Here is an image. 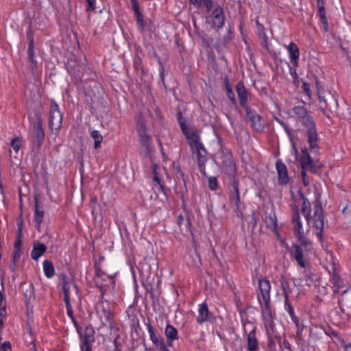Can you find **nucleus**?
<instances>
[{
    "mask_svg": "<svg viewBox=\"0 0 351 351\" xmlns=\"http://www.w3.org/2000/svg\"><path fill=\"white\" fill-rule=\"evenodd\" d=\"M247 117L252 123V127L254 130L261 131L263 128V123L261 121V117L254 110H251L249 107L245 108Z\"/></svg>",
    "mask_w": 351,
    "mask_h": 351,
    "instance_id": "obj_17",
    "label": "nucleus"
},
{
    "mask_svg": "<svg viewBox=\"0 0 351 351\" xmlns=\"http://www.w3.org/2000/svg\"><path fill=\"white\" fill-rule=\"evenodd\" d=\"M71 287H73L77 291L76 285L73 282L69 281L66 277H64L62 282V289L64 293V303L71 302L70 291Z\"/></svg>",
    "mask_w": 351,
    "mask_h": 351,
    "instance_id": "obj_23",
    "label": "nucleus"
},
{
    "mask_svg": "<svg viewBox=\"0 0 351 351\" xmlns=\"http://www.w3.org/2000/svg\"><path fill=\"white\" fill-rule=\"evenodd\" d=\"M250 223H251L252 226L253 228H254L256 226V223H257V220H256V218L255 217V212L253 211L252 213V220L249 222Z\"/></svg>",
    "mask_w": 351,
    "mask_h": 351,
    "instance_id": "obj_63",
    "label": "nucleus"
},
{
    "mask_svg": "<svg viewBox=\"0 0 351 351\" xmlns=\"http://www.w3.org/2000/svg\"><path fill=\"white\" fill-rule=\"evenodd\" d=\"M291 110L292 112L298 117V121H300L310 114L304 106L300 105L294 106Z\"/></svg>",
    "mask_w": 351,
    "mask_h": 351,
    "instance_id": "obj_31",
    "label": "nucleus"
},
{
    "mask_svg": "<svg viewBox=\"0 0 351 351\" xmlns=\"http://www.w3.org/2000/svg\"><path fill=\"white\" fill-rule=\"evenodd\" d=\"M293 223L294 232L297 234L298 239L302 243L306 244V235L310 230V222H306V224L304 226L298 213L293 218Z\"/></svg>",
    "mask_w": 351,
    "mask_h": 351,
    "instance_id": "obj_8",
    "label": "nucleus"
},
{
    "mask_svg": "<svg viewBox=\"0 0 351 351\" xmlns=\"http://www.w3.org/2000/svg\"><path fill=\"white\" fill-rule=\"evenodd\" d=\"M324 267L330 275V282L332 284V289L335 294L337 293L339 290L345 287L343 279L340 277L338 269L336 265H325Z\"/></svg>",
    "mask_w": 351,
    "mask_h": 351,
    "instance_id": "obj_7",
    "label": "nucleus"
},
{
    "mask_svg": "<svg viewBox=\"0 0 351 351\" xmlns=\"http://www.w3.org/2000/svg\"><path fill=\"white\" fill-rule=\"evenodd\" d=\"M131 271L135 277V269L138 270L142 282L148 281L152 277L151 265H130Z\"/></svg>",
    "mask_w": 351,
    "mask_h": 351,
    "instance_id": "obj_14",
    "label": "nucleus"
},
{
    "mask_svg": "<svg viewBox=\"0 0 351 351\" xmlns=\"http://www.w3.org/2000/svg\"><path fill=\"white\" fill-rule=\"evenodd\" d=\"M226 159L223 162V167H226V173L232 175L236 171V168L234 162L231 160L230 155L226 156Z\"/></svg>",
    "mask_w": 351,
    "mask_h": 351,
    "instance_id": "obj_36",
    "label": "nucleus"
},
{
    "mask_svg": "<svg viewBox=\"0 0 351 351\" xmlns=\"http://www.w3.org/2000/svg\"><path fill=\"white\" fill-rule=\"evenodd\" d=\"M158 169H159V167L158 165L153 164L152 165V173L153 174V176H160V174L158 171Z\"/></svg>",
    "mask_w": 351,
    "mask_h": 351,
    "instance_id": "obj_60",
    "label": "nucleus"
},
{
    "mask_svg": "<svg viewBox=\"0 0 351 351\" xmlns=\"http://www.w3.org/2000/svg\"><path fill=\"white\" fill-rule=\"evenodd\" d=\"M288 51L289 58L292 64L298 66L300 60V50L297 45L291 42L288 45H285Z\"/></svg>",
    "mask_w": 351,
    "mask_h": 351,
    "instance_id": "obj_19",
    "label": "nucleus"
},
{
    "mask_svg": "<svg viewBox=\"0 0 351 351\" xmlns=\"http://www.w3.org/2000/svg\"><path fill=\"white\" fill-rule=\"evenodd\" d=\"M301 213L304 215L306 222L309 223L311 218V206L307 199H304L301 208Z\"/></svg>",
    "mask_w": 351,
    "mask_h": 351,
    "instance_id": "obj_30",
    "label": "nucleus"
},
{
    "mask_svg": "<svg viewBox=\"0 0 351 351\" xmlns=\"http://www.w3.org/2000/svg\"><path fill=\"white\" fill-rule=\"evenodd\" d=\"M62 114L60 111L58 104L51 100L49 111V127L53 130H58L62 123Z\"/></svg>",
    "mask_w": 351,
    "mask_h": 351,
    "instance_id": "obj_9",
    "label": "nucleus"
},
{
    "mask_svg": "<svg viewBox=\"0 0 351 351\" xmlns=\"http://www.w3.org/2000/svg\"><path fill=\"white\" fill-rule=\"evenodd\" d=\"M141 144L146 149L147 152L151 151L150 136L147 133H143L138 136Z\"/></svg>",
    "mask_w": 351,
    "mask_h": 351,
    "instance_id": "obj_37",
    "label": "nucleus"
},
{
    "mask_svg": "<svg viewBox=\"0 0 351 351\" xmlns=\"http://www.w3.org/2000/svg\"><path fill=\"white\" fill-rule=\"evenodd\" d=\"M192 152L196 156L197 163H206L207 162V151L204 144L195 147Z\"/></svg>",
    "mask_w": 351,
    "mask_h": 351,
    "instance_id": "obj_28",
    "label": "nucleus"
},
{
    "mask_svg": "<svg viewBox=\"0 0 351 351\" xmlns=\"http://www.w3.org/2000/svg\"><path fill=\"white\" fill-rule=\"evenodd\" d=\"M101 265H94V271H95V281L97 284L99 283V279L106 280L108 278L109 280H112L117 275V271H114L112 273H108L107 271L103 270L101 268Z\"/></svg>",
    "mask_w": 351,
    "mask_h": 351,
    "instance_id": "obj_22",
    "label": "nucleus"
},
{
    "mask_svg": "<svg viewBox=\"0 0 351 351\" xmlns=\"http://www.w3.org/2000/svg\"><path fill=\"white\" fill-rule=\"evenodd\" d=\"M165 335L167 339H178L179 337L178 330L170 324L167 325L165 330Z\"/></svg>",
    "mask_w": 351,
    "mask_h": 351,
    "instance_id": "obj_35",
    "label": "nucleus"
},
{
    "mask_svg": "<svg viewBox=\"0 0 351 351\" xmlns=\"http://www.w3.org/2000/svg\"><path fill=\"white\" fill-rule=\"evenodd\" d=\"M263 220L267 227L273 231L276 236L277 239L280 242L282 246H285V241L280 237L277 230V218L274 212L265 213Z\"/></svg>",
    "mask_w": 351,
    "mask_h": 351,
    "instance_id": "obj_12",
    "label": "nucleus"
},
{
    "mask_svg": "<svg viewBox=\"0 0 351 351\" xmlns=\"http://www.w3.org/2000/svg\"><path fill=\"white\" fill-rule=\"evenodd\" d=\"M204 4L205 7L207 8L208 11L209 12L210 10L211 6H212V1L211 0H203Z\"/></svg>",
    "mask_w": 351,
    "mask_h": 351,
    "instance_id": "obj_64",
    "label": "nucleus"
},
{
    "mask_svg": "<svg viewBox=\"0 0 351 351\" xmlns=\"http://www.w3.org/2000/svg\"><path fill=\"white\" fill-rule=\"evenodd\" d=\"M307 171L315 172V170H314V169H302V177L303 182H304V184L305 185H307V182L306 181V172Z\"/></svg>",
    "mask_w": 351,
    "mask_h": 351,
    "instance_id": "obj_59",
    "label": "nucleus"
},
{
    "mask_svg": "<svg viewBox=\"0 0 351 351\" xmlns=\"http://www.w3.org/2000/svg\"><path fill=\"white\" fill-rule=\"evenodd\" d=\"M300 163L302 169L315 170V164L306 147L302 149V155L300 158Z\"/></svg>",
    "mask_w": 351,
    "mask_h": 351,
    "instance_id": "obj_21",
    "label": "nucleus"
},
{
    "mask_svg": "<svg viewBox=\"0 0 351 351\" xmlns=\"http://www.w3.org/2000/svg\"><path fill=\"white\" fill-rule=\"evenodd\" d=\"M137 132L138 136L143 134V133H147L145 125L143 123L138 124Z\"/></svg>",
    "mask_w": 351,
    "mask_h": 351,
    "instance_id": "obj_56",
    "label": "nucleus"
},
{
    "mask_svg": "<svg viewBox=\"0 0 351 351\" xmlns=\"http://www.w3.org/2000/svg\"><path fill=\"white\" fill-rule=\"evenodd\" d=\"M317 4L319 7V17L325 16H326V11L325 8L324 6V3L322 2V0H317Z\"/></svg>",
    "mask_w": 351,
    "mask_h": 351,
    "instance_id": "obj_52",
    "label": "nucleus"
},
{
    "mask_svg": "<svg viewBox=\"0 0 351 351\" xmlns=\"http://www.w3.org/2000/svg\"><path fill=\"white\" fill-rule=\"evenodd\" d=\"M87 3H88V8H87V11H90V10H95V4H96V0H86Z\"/></svg>",
    "mask_w": 351,
    "mask_h": 351,
    "instance_id": "obj_57",
    "label": "nucleus"
},
{
    "mask_svg": "<svg viewBox=\"0 0 351 351\" xmlns=\"http://www.w3.org/2000/svg\"><path fill=\"white\" fill-rule=\"evenodd\" d=\"M23 143L24 140L23 138L18 136H13L10 141V145L16 154L19 153Z\"/></svg>",
    "mask_w": 351,
    "mask_h": 351,
    "instance_id": "obj_34",
    "label": "nucleus"
},
{
    "mask_svg": "<svg viewBox=\"0 0 351 351\" xmlns=\"http://www.w3.org/2000/svg\"><path fill=\"white\" fill-rule=\"evenodd\" d=\"M300 122L307 130L306 135L310 149L313 152H317L319 149L317 144L318 135L314 117L310 113Z\"/></svg>",
    "mask_w": 351,
    "mask_h": 351,
    "instance_id": "obj_2",
    "label": "nucleus"
},
{
    "mask_svg": "<svg viewBox=\"0 0 351 351\" xmlns=\"http://www.w3.org/2000/svg\"><path fill=\"white\" fill-rule=\"evenodd\" d=\"M287 65L289 68V71L290 75L293 77V79L295 80L298 78V74H297V68L298 66H295L293 64L291 65L289 62H286Z\"/></svg>",
    "mask_w": 351,
    "mask_h": 351,
    "instance_id": "obj_50",
    "label": "nucleus"
},
{
    "mask_svg": "<svg viewBox=\"0 0 351 351\" xmlns=\"http://www.w3.org/2000/svg\"><path fill=\"white\" fill-rule=\"evenodd\" d=\"M324 217L322 204L317 202L315 205V211L313 217V228L315 230V234L317 235L319 241L323 239V229L324 226Z\"/></svg>",
    "mask_w": 351,
    "mask_h": 351,
    "instance_id": "obj_4",
    "label": "nucleus"
},
{
    "mask_svg": "<svg viewBox=\"0 0 351 351\" xmlns=\"http://www.w3.org/2000/svg\"><path fill=\"white\" fill-rule=\"evenodd\" d=\"M145 325L149 333V339L158 351H170L166 346L164 338L160 334L156 332L152 324L147 322L145 323Z\"/></svg>",
    "mask_w": 351,
    "mask_h": 351,
    "instance_id": "obj_10",
    "label": "nucleus"
},
{
    "mask_svg": "<svg viewBox=\"0 0 351 351\" xmlns=\"http://www.w3.org/2000/svg\"><path fill=\"white\" fill-rule=\"evenodd\" d=\"M291 255L295 258L298 263H304L302 249L298 245H293L290 250Z\"/></svg>",
    "mask_w": 351,
    "mask_h": 351,
    "instance_id": "obj_33",
    "label": "nucleus"
},
{
    "mask_svg": "<svg viewBox=\"0 0 351 351\" xmlns=\"http://www.w3.org/2000/svg\"><path fill=\"white\" fill-rule=\"evenodd\" d=\"M47 247L44 243L39 241L33 243V248L31 252V256L33 260L37 261L40 257L46 252Z\"/></svg>",
    "mask_w": 351,
    "mask_h": 351,
    "instance_id": "obj_27",
    "label": "nucleus"
},
{
    "mask_svg": "<svg viewBox=\"0 0 351 351\" xmlns=\"http://www.w3.org/2000/svg\"><path fill=\"white\" fill-rule=\"evenodd\" d=\"M76 329L81 340L80 343V351H92V346L95 341V339L82 336V332L80 331L78 327Z\"/></svg>",
    "mask_w": 351,
    "mask_h": 351,
    "instance_id": "obj_24",
    "label": "nucleus"
},
{
    "mask_svg": "<svg viewBox=\"0 0 351 351\" xmlns=\"http://www.w3.org/2000/svg\"><path fill=\"white\" fill-rule=\"evenodd\" d=\"M95 332L93 327L91 325H88L86 326L84 332H82V336L95 339Z\"/></svg>",
    "mask_w": 351,
    "mask_h": 351,
    "instance_id": "obj_46",
    "label": "nucleus"
},
{
    "mask_svg": "<svg viewBox=\"0 0 351 351\" xmlns=\"http://www.w3.org/2000/svg\"><path fill=\"white\" fill-rule=\"evenodd\" d=\"M276 121L283 128L285 132L287 131V128H291L289 124L279 119H276Z\"/></svg>",
    "mask_w": 351,
    "mask_h": 351,
    "instance_id": "obj_61",
    "label": "nucleus"
},
{
    "mask_svg": "<svg viewBox=\"0 0 351 351\" xmlns=\"http://www.w3.org/2000/svg\"><path fill=\"white\" fill-rule=\"evenodd\" d=\"M302 88L306 95L308 96V98H311V89H310V85L306 82H302Z\"/></svg>",
    "mask_w": 351,
    "mask_h": 351,
    "instance_id": "obj_53",
    "label": "nucleus"
},
{
    "mask_svg": "<svg viewBox=\"0 0 351 351\" xmlns=\"http://www.w3.org/2000/svg\"><path fill=\"white\" fill-rule=\"evenodd\" d=\"M182 132L184 135L191 151H193L195 147L203 144L201 140V131L195 126H190Z\"/></svg>",
    "mask_w": 351,
    "mask_h": 351,
    "instance_id": "obj_6",
    "label": "nucleus"
},
{
    "mask_svg": "<svg viewBox=\"0 0 351 351\" xmlns=\"http://www.w3.org/2000/svg\"><path fill=\"white\" fill-rule=\"evenodd\" d=\"M259 293H257V300L260 306L261 318L268 336L274 332L276 313L271 304V285L267 279L258 278Z\"/></svg>",
    "mask_w": 351,
    "mask_h": 351,
    "instance_id": "obj_1",
    "label": "nucleus"
},
{
    "mask_svg": "<svg viewBox=\"0 0 351 351\" xmlns=\"http://www.w3.org/2000/svg\"><path fill=\"white\" fill-rule=\"evenodd\" d=\"M280 284L283 291L285 301L289 302V297L291 295L292 289L289 287L288 282L285 280H282Z\"/></svg>",
    "mask_w": 351,
    "mask_h": 351,
    "instance_id": "obj_38",
    "label": "nucleus"
},
{
    "mask_svg": "<svg viewBox=\"0 0 351 351\" xmlns=\"http://www.w3.org/2000/svg\"><path fill=\"white\" fill-rule=\"evenodd\" d=\"M236 91L238 95L239 104L241 107L246 108L247 106L248 93L243 82H239L236 85Z\"/></svg>",
    "mask_w": 351,
    "mask_h": 351,
    "instance_id": "obj_20",
    "label": "nucleus"
},
{
    "mask_svg": "<svg viewBox=\"0 0 351 351\" xmlns=\"http://www.w3.org/2000/svg\"><path fill=\"white\" fill-rule=\"evenodd\" d=\"M241 322L243 326V330L246 332V325L249 324L252 326V330L247 335V350L248 351H258V340L256 337V327L253 326V324L249 321L241 319Z\"/></svg>",
    "mask_w": 351,
    "mask_h": 351,
    "instance_id": "obj_13",
    "label": "nucleus"
},
{
    "mask_svg": "<svg viewBox=\"0 0 351 351\" xmlns=\"http://www.w3.org/2000/svg\"><path fill=\"white\" fill-rule=\"evenodd\" d=\"M6 315L5 307H1L0 308V326H3V317Z\"/></svg>",
    "mask_w": 351,
    "mask_h": 351,
    "instance_id": "obj_58",
    "label": "nucleus"
},
{
    "mask_svg": "<svg viewBox=\"0 0 351 351\" xmlns=\"http://www.w3.org/2000/svg\"><path fill=\"white\" fill-rule=\"evenodd\" d=\"M132 10L134 12V16H135L136 24L138 25V28L139 29V30L141 32H143L145 30V23L143 19V16L140 11V8H139V6H138V7L132 8Z\"/></svg>",
    "mask_w": 351,
    "mask_h": 351,
    "instance_id": "obj_32",
    "label": "nucleus"
},
{
    "mask_svg": "<svg viewBox=\"0 0 351 351\" xmlns=\"http://www.w3.org/2000/svg\"><path fill=\"white\" fill-rule=\"evenodd\" d=\"M216 320V316L209 310L208 305L206 301L198 304L197 316L196 317V322L197 324L199 325H202L205 322L214 324Z\"/></svg>",
    "mask_w": 351,
    "mask_h": 351,
    "instance_id": "obj_5",
    "label": "nucleus"
},
{
    "mask_svg": "<svg viewBox=\"0 0 351 351\" xmlns=\"http://www.w3.org/2000/svg\"><path fill=\"white\" fill-rule=\"evenodd\" d=\"M153 182L159 192H164L165 184L160 176H153Z\"/></svg>",
    "mask_w": 351,
    "mask_h": 351,
    "instance_id": "obj_41",
    "label": "nucleus"
},
{
    "mask_svg": "<svg viewBox=\"0 0 351 351\" xmlns=\"http://www.w3.org/2000/svg\"><path fill=\"white\" fill-rule=\"evenodd\" d=\"M284 310L289 314L291 319H296L298 317L295 314L294 309L289 302L284 301Z\"/></svg>",
    "mask_w": 351,
    "mask_h": 351,
    "instance_id": "obj_39",
    "label": "nucleus"
},
{
    "mask_svg": "<svg viewBox=\"0 0 351 351\" xmlns=\"http://www.w3.org/2000/svg\"><path fill=\"white\" fill-rule=\"evenodd\" d=\"M276 167L278 173V183L282 186H286L289 182L287 168L281 161L278 160L276 163Z\"/></svg>",
    "mask_w": 351,
    "mask_h": 351,
    "instance_id": "obj_16",
    "label": "nucleus"
},
{
    "mask_svg": "<svg viewBox=\"0 0 351 351\" xmlns=\"http://www.w3.org/2000/svg\"><path fill=\"white\" fill-rule=\"evenodd\" d=\"M91 137L94 141L103 140V136L98 130H93L91 132Z\"/></svg>",
    "mask_w": 351,
    "mask_h": 351,
    "instance_id": "obj_54",
    "label": "nucleus"
},
{
    "mask_svg": "<svg viewBox=\"0 0 351 351\" xmlns=\"http://www.w3.org/2000/svg\"><path fill=\"white\" fill-rule=\"evenodd\" d=\"M285 132L288 136L291 145L297 144L296 141L298 138V135L296 130H294L292 128H287V131Z\"/></svg>",
    "mask_w": 351,
    "mask_h": 351,
    "instance_id": "obj_40",
    "label": "nucleus"
},
{
    "mask_svg": "<svg viewBox=\"0 0 351 351\" xmlns=\"http://www.w3.org/2000/svg\"><path fill=\"white\" fill-rule=\"evenodd\" d=\"M44 210L38 208V202L35 204V210L34 215V219L36 226V228L39 230L41 227V224L43 221Z\"/></svg>",
    "mask_w": 351,
    "mask_h": 351,
    "instance_id": "obj_29",
    "label": "nucleus"
},
{
    "mask_svg": "<svg viewBox=\"0 0 351 351\" xmlns=\"http://www.w3.org/2000/svg\"><path fill=\"white\" fill-rule=\"evenodd\" d=\"M43 270L47 278H52L54 275L53 265H43Z\"/></svg>",
    "mask_w": 351,
    "mask_h": 351,
    "instance_id": "obj_44",
    "label": "nucleus"
},
{
    "mask_svg": "<svg viewBox=\"0 0 351 351\" xmlns=\"http://www.w3.org/2000/svg\"><path fill=\"white\" fill-rule=\"evenodd\" d=\"M45 132L42 128L41 123L38 121L33 125L32 143L37 148H40L43 144Z\"/></svg>",
    "mask_w": 351,
    "mask_h": 351,
    "instance_id": "obj_18",
    "label": "nucleus"
},
{
    "mask_svg": "<svg viewBox=\"0 0 351 351\" xmlns=\"http://www.w3.org/2000/svg\"><path fill=\"white\" fill-rule=\"evenodd\" d=\"M210 18L212 19V24L213 27L221 28L224 25L225 17L223 14V10L219 5H216L213 10Z\"/></svg>",
    "mask_w": 351,
    "mask_h": 351,
    "instance_id": "obj_15",
    "label": "nucleus"
},
{
    "mask_svg": "<svg viewBox=\"0 0 351 351\" xmlns=\"http://www.w3.org/2000/svg\"><path fill=\"white\" fill-rule=\"evenodd\" d=\"M96 313L103 326L112 324L110 305L106 302H101L96 307Z\"/></svg>",
    "mask_w": 351,
    "mask_h": 351,
    "instance_id": "obj_11",
    "label": "nucleus"
},
{
    "mask_svg": "<svg viewBox=\"0 0 351 351\" xmlns=\"http://www.w3.org/2000/svg\"><path fill=\"white\" fill-rule=\"evenodd\" d=\"M226 90H227V96H228V97L230 99V100L232 103H235L236 102V99H235V97H234V93L232 89L231 88V86L228 84V82L226 83Z\"/></svg>",
    "mask_w": 351,
    "mask_h": 351,
    "instance_id": "obj_47",
    "label": "nucleus"
},
{
    "mask_svg": "<svg viewBox=\"0 0 351 351\" xmlns=\"http://www.w3.org/2000/svg\"><path fill=\"white\" fill-rule=\"evenodd\" d=\"M1 348L3 351H12L10 342L8 341H4L1 344Z\"/></svg>",
    "mask_w": 351,
    "mask_h": 351,
    "instance_id": "obj_55",
    "label": "nucleus"
},
{
    "mask_svg": "<svg viewBox=\"0 0 351 351\" xmlns=\"http://www.w3.org/2000/svg\"><path fill=\"white\" fill-rule=\"evenodd\" d=\"M177 117H178V121L179 123L181 131H183L185 129H186L191 126V125H188L186 124L185 119L183 117L182 113L180 111L178 112Z\"/></svg>",
    "mask_w": 351,
    "mask_h": 351,
    "instance_id": "obj_45",
    "label": "nucleus"
},
{
    "mask_svg": "<svg viewBox=\"0 0 351 351\" xmlns=\"http://www.w3.org/2000/svg\"><path fill=\"white\" fill-rule=\"evenodd\" d=\"M306 266H308V265H300L298 270L304 273L306 285L311 287L313 282L318 281L319 278L310 270H306Z\"/></svg>",
    "mask_w": 351,
    "mask_h": 351,
    "instance_id": "obj_26",
    "label": "nucleus"
},
{
    "mask_svg": "<svg viewBox=\"0 0 351 351\" xmlns=\"http://www.w3.org/2000/svg\"><path fill=\"white\" fill-rule=\"evenodd\" d=\"M208 187L210 190L215 191L217 189L218 184L217 178L215 176H210L208 178Z\"/></svg>",
    "mask_w": 351,
    "mask_h": 351,
    "instance_id": "obj_48",
    "label": "nucleus"
},
{
    "mask_svg": "<svg viewBox=\"0 0 351 351\" xmlns=\"http://www.w3.org/2000/svg\"><path fill=\"white\" fill-rule=\"evenodd\" d=\"M290 153L292 156H294L295 160H298L299 158V152L297 148V144L291 145Z\"/></svg>",
    "mask_w": 351,
    "mask_h": 351,
    "instance_id": "obj_51",
    "label": "nucleus"
},
{
    "mask_svg": "<svg viewBox=\"0 0 351 351\" xmlns=\"http://www.w3.org/2000/svg\"><path fill=\"white\" fill-rule=\"evenodd\" d=\"M292 322L295 324L296 327V333L298 335H300L304 330V326L300 323L298 317L296 319H292Z\"/></svg>",
    "mask_w": 351,
    "mask_h": 351,
    "instance_id": "obj_49",
    "label": "nucleus"
},
{
    "mask_svg": "<svg viewBox=\"0 0 351 351\" xmlns=\"http://www.w3.org/2000/svg\"><path fill=\"white\" fill-rule=\"evenodd\" d=\"M158 143L160 146V152L161 154L162 155L164 160H166L167 158V156L165 152L164 148L162 145L161 141L160 139L158 140Z\"/></svg>",
    "mask_w": 351,
    "mask_h": 351,
    "instance_id": "obj_62",
    "label": "nucleus"
},
{
    "mask_svg": "<svg viewBox=\"0 0 351 351\" xmlns=\"http://www.w3.org/2000/svg\"><path fill=\"white\" fill-rule=\"evenodd\" d=\"M28 56L29 61L32 63L33 66H36V62L34 60V42L31 40L28 46Z\"/></svg>",
    "mask_w": 351,
    "mask_h": 351,
    "instance_id": "obj_43",
    "label": "nucleus"
},
{
    "mask_svg": "<svg viewBox=\"0 0 351 351\" xmlns=\"http://www.w3.org/2000/svg\"><path fill=\"white\" fill-rule=\"evenodd\" d=\"M65 306L66 309V315L67 316L71 319L72 322L73 323L75 327L77 328V322L73 315V311L72 308V306L71 302L65 303Z\"/></svg>",
    "mask_w": 351,
    "mask_h": 351,
    "instance_id": "obj_42",
    "label": "nucleus"
},
{
    "mask_svg": "<svg viewBox=\"0 0 351 351\" xmlns=\"http://www.w3.org/2000/svg\"><path fill=\"white\" fill-rule=\"evenodd\" d=\"M331 97V99L335 102V105L337 106V102L336 99L332 97L331 93L330 92L326 93V92H318V97H319V108L324 113L326 114V110L328 108V99L327 97Z\"/></svg>",
    "mask_w": 351,
    "mask_h": 351,
    "instance_id": "obj_25",
    "label": "nucleus"
},
{
    "mask_svg": "<svg viewBox=\"0 0 351 351\" xmlns=\"http://www.w3.org/2000/svg\"><path fill=\"white\" fill-rule=\"evenodd\" d=\"M231 189L229 194L230 204L234 208L237 216L241 219H243V210L245 206L243 202L240 199L239 184L237 180H233L231 183Z\"/></svg>",
    "mask_w": 351,
    "mask_h": 351,
    "instance_id": "obj_3",
    "label": "nucleus"
}]
</instances>
